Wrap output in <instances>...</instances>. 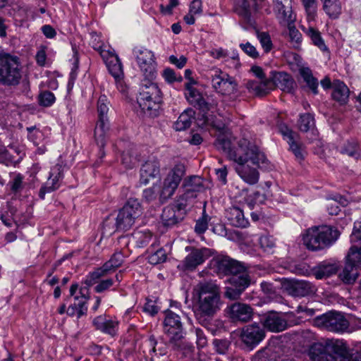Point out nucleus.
I'll list each match as a JSON object with an SVG mask.
<instances>
[{
	"label": "nucleus",
	"instance_id": "f704fd0d",
	"mask_svg": "<svg viewBox=\"0 0 361 361\" xmlns=\"http://www.w3.org/2000/svg\"><path fill=\"white\" fill-rule=\"evenodd\" d=\"M341 154L347 155L350 157L358 159L360 157V149L357 142L354 140H348L341 146L339 149Z\"/></svg>",
	"mask_w": 361,
	"mask_h": 361
},
{
	"label": "nucleus",
	"instance_id": "6ab92c4d",
	"mask_svg": "<svg viewBox=\"0 0 361 361\" xmlns=\"http://www.w3.org/2000/svg\"><path fill=\"white\" fill-rule=\"evenodd\" d=\"M264 337V330L257 323L245 326L240 334L243 342L249 346L258 345Z\"/></svg>",
	"mask_w": 361,
	"mask_h": 361
},
{
	"label": "nucleus",
	"instance_id": "de8ad7c7",
	"mask_svg": "<svg viewBox=\"0 0 361 361\" xmlns=\"http://www.w3.org/2000/svg\"><path fill=\"white\" fill-rule=\"evenodd\" d=\"M56 100L52 92H40L38 95V102L42 106L47 107L51 106Z\"/></svg>",
	"mask_w": 361,
	"mask_h": 361
},
{
	"label": "nucleus",
	"instance_id": "cd10ccee",
	"mask_svg": "<svg viewBox=\"0 0 361 361\" xmlns=\"http://www.w3.org/2000/svg\"><path fill=\"white\" fill-rule=\"evenodd\" d=\"M93 325L103 333L114 336L118 330V322L109 319L104 315H100L93 319Z\"/></svg>",
	"mask_w": 361,
	"mask_h": 361
},
{
	"label": "nucleus",
	"instance_id": "4c0bfd02",
	"mask_svg": "<svg viewBox=\"0 0 361 361\" xmlns=\"http://www.w3.org/2000/svg\"><path fill=\"white\" fill-rule=\"evenodd\" d=\"M107 66L110 73L116 79L117 82L121 85H118L117 87H123L122 82L120 81V78L123 75L122 66L116 56L111 57V59L107 62Z\"/></svg>",
	"mask_w": 361,
	"mask_h": 361
},
{
	"label": "nucleus",
	"instance_id": "393cba45",
	"mask_svg": "<svg viewBox=\"0 0 361 361\" xmlns=\"http://www.w3.org/2000/svg\"><path fill=\"white\" fill-rule=\"evenodd\" d=\"M136 60L143 74L152 76L153 73H156L157 64L152 51L147 49L140 50Z\"/></svg>",
	"mask_w": 361,
	"mask_h": 361
},
{
	"label": "nucleus",
	"instance_id": "13d9d810",
	"mask_svg": "<svg viewBox=\"0 0 361 361\" xmlns=\"http://www.w3.org/2000/svg\"><path fill=\"white\" fill-rule=\"evenodd\" d=\"M240 47L250 57L256 59L259 56V54L257 51L255 47L250 44L249 42L241 44Z\"/></svg>",
	"mask_w": 361,
	"mask_h": 361
},
{
	"label": "nucleus",
	"instance_id": "412c9836",
	"mask_svg": "<svg viewBox=\"0 0 361 361\" xmlns=\"http://www.w3.org/2000/svg\"><path fill=\"white\" fill-rule=\"evenodd\" d=\"M227 313L234 322H247L252 319L253 309L249 305L235 302L227 307Z\"/></svg>",
	"mask_w": 361,
	"mask_h": 361
},
{
	"label": "nucleus",
	"instance_id": "c756f323",
	"mask_svg": "<svg viewBox=\"0 0 361 361\" xmlns=\"http://www.w3.org/2000/svg\"><path fill=\"white\" fill-rule=\"evenodd\" d=\"M226 217L234 226L245 228L249 225L248 220L245 218L243 212L239 207L228 208L226 210Z\"/></svg>",
	"mask_w": 361,
	"mask_h": 361
},
{
	"label": "nucleus",
	"instance_id": "c03bdc74",
	"mask_svg": "<svg viewBox=\"0 0 361 361\" xmlns=\"http://www.w3.org/2000/svg\"><path fill=\"white\" fill-rule=\"evenodd\" d=\"M259 244L264 252L272 253L276 245V242L272 236L265 235L259 238Z\"/></svg>",
	"mask_w": 361,
	"mask_h": 361
},
{
	"label": "nucleus",
	"instance_id": "49530a36",
	"mask_svg": "<svg viewBox=\"0 0 361 361\" xmlns=\"http://www.w3.org/2000/svg\"><path fill=\"white\" fill-rule=\"evenodd\" d=\"M298 125L301 131L307 132L314 127V117L310 114L301 115Z\"/></svg>",
	"mask_w": 361,
	"mask_h": 361
},
{
	"label": "nucleus",
	"instance_id": "f03ea898",
	"mask_svg": "<svg viewBox=\"0 0 361 361\" xmlns=\"http://www.w3.org/2000/svg\"><path fill=\"white\" fill-rule=\"evenodd\" d=\"M194 312L199 323L207 326L209 319L220 309L219 286L212 281L199 283L192 290Z\"/></svg>",
	"mask_w": 361,
	"mask_h": 361
},
{
	"label": "nucleus",
	"instance_id": "bf43d9fd",
	"mask_svg": "<svg viewBox=\"0 0 361 361\" xmlns=\"http://www.w3.org/2000/svg\"><path fill=\"white\" fill-rule=\"evenodd\" d=\"M350 92H332V98L343 104L347 102Z\"/></svg>",
	"mask_w": 361,
	"mask_h": 361
},
{
	"label": "nucleus",
	"instance_id": "bb28decb",
	"mask_svg": "<svg viewBox=\"0 0 361 361\" xmlns=\"http://www.w3.org/2000/svg\"><path fill=\"white\" fill-rule=\"evenodd\" d=\"M270 74V78L266 81L265 84L271 82L275 88L280 89L281 90L289 89L293 87L294 80L288 73L286 72L271 71Z\"/></svg>",
	"mask_w": 361,
	"mask_h": 361
},
{
	"label": "nucleus",
	"instance_id": "f8f14e48",
	"mask_svg": "<svg viewBox=\"0 0 361 361\" xmlns=\"http://www.w3.org/2000/svg\"><path fill=\"white\" fill-rule=\"evenodd\" d=\"M164 331L170 342L176 344L183 338V324L180 316L171 310L165 312Z\"/></svg>",
	"mask_w": 361,
	"mask_h": 361
},
{
	"label": "nucleus",
	"instance_id": "39448f33",
	"mask_svg": "<svg viewBox=\"0 0 361 361\" xmlns=\"http://www.w3.org/2000/svg\"><path fill=\"white\" fill-rule=\"evenodd\" d=\"M339 232L328 226H314L306 231L302 240L305 247L312 251L330 247L338 238Z\"/></svg>",
	"mask_w": 361,
	"mask_h": 361
},
{
	"label": "nucleus",
	"instance_id": "052dcab7",
	"mask_svg": "<svg viewBox=\"0 0 361 361\" xmlns=\"http://www.w3.org/2000/svg\"><path fill=\"white\" fill-rule=\"evenodd\" d=\"M152 237V235L149 231L137 232V233H135V238L140 240V243L141 245H144L148 243L150 241Z\"/></svg>",
	"mask_w": 361,
	"mask_h": 361
},
{
	"label": "nucleus",
	"instance_id": "5fc2aeb1",
	"mask_svg": "<svg viewBox=\"0 0 361 361\" xmlns=\"http://www.w3.org/2000/svg\"><path fill=\"white\" fill-rule=\"evenodd\" d=\"M258 39L266 52L269 51L272 48V43L270 36L267 32H258Z\"/></svg>",
	"mask_w": 361,
	"mask_h": 361
},
{
	"label": "nucleus",
	"instance_id": "b1692460",
	"mask_svg": "<svg viewBox=\"0 0 361 361\" xmlns=\"http://www.w3.org/2000/svg\"><path fill=\"white\" fill-rule=\"evenodd\" d=\"M261 322L265 329L272 332L283 331L288 327L286 319L276 312H270L264 315Z\"/></svg>",
	"mask_w": 361,
	"mask_h": 361
},
{
	"label": "nucleus",
	"instance_id": "680f3d73",
	"mask_svg": "<svg viewBox=\"0 0 361 361\" xmlns=\"http://www.w3.org/2000/svg\"><path fill=\"white\" fill-rule=\"evenodd\" d=\"M289 30V36L292 41H295L296 42H299L301 38V34L300 32L295 28L294 23L290 25H286Z\"/></svg>",
	"mask_w": 361,
	"mask_h": 361
},
{
	"label": "nucleus",
	"instance_id": "6e6552de",
	"mask_svg": "<svg viewBox=\"0 0 361 361\" xmlns=\"http://www.w3.org/2000/svg\"><path fill=\"white\" fill-rule=\"evenodd\" d=\"M314 326L334 333H343L349 328V322L345 316L336 312H329L317 317Z\"/></svg>",
	"mask_w": 361,
	"mask_h": 361
},
{
	"label": "nucleus",
	"instance_id": "864d4df0",
	"mask_svg": "<svg viewBox=\"0 0 361 361\" xmlns=\"http://www.w3.org/2000/svg\"><path fill=\"white\" fill-rule=\"evenodd\" d=\"M213 345L214 346L215 350L219 354H225L226 353L230 343L227 340L224 339H214L213 341Z\"/></svg>",
	"mask_w": 361,
	"mask_h": 361
},
{
	"label": "nucleus",
	"instance_id": "a878e982",
	"mask_svg": "<svg viewBox=\"0 0 361 361\" xmlns=\"http://www.w3.org/2000/svg\"><path fill=\"white\" fill-rule=\"evenodd\" d=\"M159 173V164L157 159H149L142 164L140 169V183L147 185L149 180Z\"/></svg>",
	"mask_w": 361,
	"mask_h": 361
},
{
	"label": "nucleus",
	"instance_id": "3c124183",
	"mask_svg": "<svg viewBox=\"0 0 361 361\" xmlns=\"http://www.w3.org/2000/svg\"><path fill=\"white\" fill-rule=\"evenodd\" d=\"M144 79L141 81L140 86L142 88L145 89H152L156 90L158 89L157 84L154 81L156 78V73H153L151 76L149 75L144 74Z\"/></svg>",
	"mask_w": 361,
	"mask_h": 361
},
{
	"label": "nucleus",
	"instance_id": "e433bc0d",
	"mask_svg": "<svg viewBox=\"0 0 361 361\" xmlns=\"http://www.w3.org/2000/svg\"><path fill=\"white\" fill-rule=\"evenodd\" d=\"M194 112L192 109H188L183 112L178 117L174 124V128L178 130H184L189 128L192 123Z\"/></svg>",
	"mask_w": 361,
	"mask_h": 361
},
{
	"label": "nucleus",
	"instance_id": "37998d69",
	"mask_svg": "<svg viewBox=\"0 0 361 361\" xmlns=\"http://www.w3.org/2000/svg\"><path fill=\"white\" fill-rule=\"evenodd\" d=\"M321 85L324 89L332 88L333 90H349V88L343 81L334 80L333 82H331L329 77H325L321 81Z\"/></svg>",
	"mask_w": 361,
	"mask_h": 361
},
{
	"label": "nucleus",
	"instance_id": "c9c22d12",
	"mask_svg": "<svg viewBox=\"0 0 361 361\" xmlns=\"http://www.w3.org/2000/svg\"><path fill=\"white\" fill-rule=\"evenodd\" d=\"M324 12L331 18H337L341 13L339 0H322Z\"/></svg>",
	"mask_w": 361,
	"mask_h": 361
},
{
	"label": "nucleus",
	"instance_id": "7c9ffc66",
	"mask_svg": "<svg viewBox=\"0 0 361 361\" xmlns=\"http://www.w3.org/2000/svg\"><path fill=\"white\" fill-rule=\"evenodd\" d=\"M212 86L214 89L235 90V80L228 74L216 75L212 78Z\"/></svg>",
	"mask_w": 361,
	"mask_h": 361
},
{
	"label": "nucleus",
	"instance_id": "7ed1b4c3",
	"mask_svg": "<svg viewBox=\"0 0 361 361\" xmlns=\"http://www.w3.org/2000/svg\"><path fill=\"white\" fill-rule=\"evenodd\" d=\"M309 355L312 361H361L358 352L349 353L345 342L338 338H325L314 343Z\"/></svg>",
	"mask_w": 361,
	"mask_h": 361
},
{
	"label": "nucleus",
	"instance_id": "f3484780",
	"mask_svg": "<svg viewBox=\"0 0 361 361\" xmlns=\"http://www.w3.org/2000/svg\"><path fill=\"white\" fill-rule=\"evenodd\" d=\"M185 98L188 102L198 107L204 114L205 122L207 123V116L213 115V118L218 116L219 111L216 109V104L214 103H208L204 101L201 92H187Z\"/></svg>",
	"mask_w": 361,
	"mask_h": 361
},
{
	"label": "nucleus",
	"instance_id": "a19ab883",
	"mask_svg": "<svg viewBox=\"0 0 361 361\" xmlns=\"http://www.w3.org/2000/svg\"><path fill=\"white\" fill-rule=\"evenodd\" d=\"M306 34L310 37L315 46L318 47L321 50H327V47L322 37L321 32L318 30L310 27L307 30Z\"/></svg>",
	"mask_w": 361,
	"mask_h": 361
},
{
	"label": "nucleus",
	"instance_id": "e2e57ef3",
	"mask_svg": "<svg viewBox=\"0 0 361 361\" xmlns=\"http://www.w3.org/2000/svg\"><path fill=\"white\" fill-rule=\"evenodd\" d=\"M293 272L298 275L307 276L310 274L309 267L305 263L296 264L293 268Z\"/></svg>",
	"mask_w": 361,
	"mask_h": 361
},
{
	"label": "nucleus",
	"instance_id": "2eb2a0df",
	"mask_svg": "<svg viewBox=\"0 0 361 361\" xmlns=\"http://www.w3.org/2000/svg\"><path fill=\"white\" fill-rule=\"evenodd\" d=\"M212 264L219 274L229 275L240 273L243 265L228 256L218 255L212 259Z\"/></svg>",
	"mask_w": 361,
	"mask_h": 361
},
{
	"label": "nucleus",
	"instance_id": "2f4dec72",
	"mask_svg": "<svg viewBox=\"0 0 361 361\" xmlns=\"http://www.w3.org/2000/svg\"><path fill=\"white\" fill-rule=\"evenodd\" d=\"M257 0H242L238 13L247 22H250L251 17L257 12Z\"/></svg>",
	"mask_w": 361,
	"mask_h": 361
},
{
	"label": "nucleus",
	"instance_id": "1a4fd4ad",
	"mask_svg": "<svg viewBox=\"0 0 361 361\" xmlns=\"http://www.w3.org/2000/svg\"><path fill=\"white\" fill-rule=\"evenodd\" d=\"M361 266V248L351 247L347 256L346 262L339 277L345 283H353L357 276V269Z\"/></svg>",
	"mask_w": 361,
	"mask_h": 361
},
{
	"label": "nucleus",
	"instance_id": "338daca9",
	"mask_svg": "<svg viewBox=\"0 0 361 361\" xmlns=\"http://www.w3.org/2000/svg\"><path fill=\"white\" fill-rule=\"evenodd\" d=\"M144 310L151 315H154L158 312L159 307L154 304L152 300H147L144 306Z\"/></svg>",
	"mask_w": 361,
	"mask_h": 361
},
{
	"label": "nucleus",
	"instance_id": "58836bf2",
	"mask_svg": "<svg viewBox=\"0 0 361 361\" xmlns=\"http://www.w3.org/2000/svg\"><path fill=\"white\" fill-rule=\"evenodd\" d=\"M336 271L337 269L335 265L331 264H323L319 265L314 271V275L316 279H322L331 276L335 274Z\"/></svg>",
	"mask_w": 361,
	"mask_h": 361
},
{
	"label": "nucleus",
	"instance_id": "4be33fe9",
	"mask_svg": "<svg viewBox=\"0 0 361 361\" xmlns=\"http://www.w3.org/2000/svg\"><path fill=\"white\" fill-rule=\"evenodd\" d=\"M275 9L276 18L281 25L293 24L295 21V16L292 11V6L289 0H276Z\"/></svg>",
	"mask_w": 361,
	"mask_h": 361
},
{
	"label": "nucleus",
	"instance_id": "79ce46f5",
	"mask_svg": "<svg viewBox=\"0 0 361 361\" xmlns=\"http://www.w3.org/2000/svg\"><path fill=\"white\" fill-rule=\"evenodd\" d=\"M184 186L188 191H200L203 188V180L198 176H191L185 180Z\"/></svg>",
	"mask_w": 361,
	"mask_h": 361
},
{
	"label": "nucleus",
	"instance_id": "603ef678",
	"mask_svg": "<svg viewBox=\"0 0 361 361\" xmlns=\"http://www.w3.org/2000/svg\"><path fill=\"white\" fill-rule=\"evenodd\" d=\"M137 157L132 155L130 152H123L122 154V163L125 167L131 169L137 164Z\"/></svg>",
	"mask_w": 361,
	"mask_h": 361
},
{
	"label": "nucleus",
	"instance_id": "aec40b11",
	"mask_svg": "<svg viewBox=\"0 0 361 361\" xmlns=\"http://www.w3.org/2000/svg\"><path fill=\"white\" fill-rule=\"evenodd\" d=\"M288 293L294 297H305L314 294L316 291L315 287L307 281L291 279L285 284Z\"/></svg>",
	"mask_w": 361,
	"mask_h": 361
},
{
	"label": "nucleus",
	"instance_id": "ea45409f",
	"mask_svg": "<svg viewBox=\"0 0 361 361\" xmlns=\"http://www.w3.org/2000/svg\"><path fill=\"white\" fill-rule=\"evenodd\" d=\"M301 77L303 80L307 83L308 87L311 90H317L318 87V81L315 78L312 73V71L307 67H303L299 71Z\"/></svg>",
	"mask_w": 361,
	"mask_h": 361
},
{
	"label": "nucleus",
	"instance_id": "a211bd4d",
	"mask_svg": "<svg viewBox=\"0 0 361 361\" xmlns=\"http://www.w3.org/2000/svg\"><path fill=\"white\" fill-rule=\"evenodd\" d=\"M63 167L61 164H56L51 168L47 182L39 190V197L42 199L44 198L46 193L53 192L60 187L63 177Z\"/></svg>",
	"mask_w": 361,
	"mask_h": 361
},
{
	"label": "nucleus",
	"instance_id": "473e14b6",
	"mask_svg": "<svg viewBox=\"0 0 361 361\" xmlns=\"http://www.w3.org/2000/svg\"><path fill=\"white\" fill-rule=\"evenodd\" d=\"M205 258L203 251L202 250L194 249L185 258L184 264L188 269H194L197 266L202 264Z\"/></svg>",
	"mask_w": 361,
	"mask_h": 361
},
{
	"label": "nucleus",
	"instance_id": "dca6fc26",
	"mask_svg": "<svg viewBox=\"0 0 361 361\" xmlns=\"http://www.w3.org/2000/svg\"><path fill=\"white\" fill-rule=\"evenodd\" d=\"M124 262V255L121 252H116L109 261L105 262L102 267L97 269L94 271L90 273L89 283H92L94 281L107 275L109 273L114 271L116 268L119 267Z\"/></svg>",
	"mask_w": 361,
	"mask_h": 361
},
{
	"label": "nucleus",
	"instance_id": "09e8293b",
	"mask_svg": "<svg viewBox=\"0 0 361 361\" xmlns=\"http://www.w3.org/2000/svg\"><path fill=\"white\" fill-rule=\"evenodd\" d=\"M166 259V251L161 248L148 256V261L152 264H158L165 262Z\"/></svg>",
	"mask_w": 361,
	"mask_h": 361
},
{
	"label": "nucleus",
	"instance_id": "20e7f679",
	"mask_svg": "<svg viewBox=\"0 0 361 361\" xmlns=\"http://www.w3.org/2000/svg\"><path fill=\"white\" fill-rule=\"evenodd\" d=\"M142 214V208L139 201L130 198L118 211L115 223L111 225L110 219L104 222V228L110 234L116 231H126L130 229L135 224V220Z\"/></svg>",
	"mask_w": 361,
	"mask_h": 361
},
{
	"label": "nucleus",
	"instance_id": "c85d7f7f",
	"mask_svg": "<svg viewBox=\"0 0 361 361\" xmlns=\"http://www.w3.org/2000/svg\"><path fill=\"white\" fill-rule=\"evenodd\" d=\"M281 132L284 139L288 143L290 149L293 152L296 158L302 159L303 158V150L302 145L296 142L297 135L286 126L281 128Z\"/></svg>",
	"mask_w": 361,
	"mask_h": 361
},
{
	"label": "nucleus",
	"instance_id": "9b49d317",
	"mask_svg": "<svg viewBox=\"0 0 361 361\" xmlns=\"http://www.w3.org/2000/svg\"><path fill=\"white\" fill-rule=\"evenodd\" d=\"M185 214V201L179 198L173 204L164 207L161 216V224L166 228H171L181 221Z\"/></svg>",
	"mask_w": 361,
	"mask_h": 361
},
{
	"label": "nucleus",
	"instance_id": "72a5a7b5",
	"mask_svg": "<svg viewBox=\"0 0 361 361\" xmlns=\"http://www.w3.org/2000/svg\"><path fill=\"white\" fill-rule=\"evenodd\" d=\"M229 280L231 284L242 292L250 284V276L245 271L244 267L240 273L233 274Z\"/></svg>",
	"mask_w": 361,
	"mask_h": 361
},
{
	"label": "nucleus",
	"instance_id": "5701e85b",
	"mask_svg": "<svg viewBox=\"0 0 361 361\" xmlns=\"http://www.w3.org/2000/svg\"><path fill=\"white\" fill-rule=\"evenodd\" d=\"M87 293L88 290L87 288L80 289L79 295L74 297L73 304L71 305L66 311L69 316L76 315L78 318H80L86 314L87 311V302L88 300Z\"/></svg>",
	"mask_w": 361,
	"mask_h": 361
},
{
	"label": "nucleus",
	"instance_id": "774afa93",
	"mask_svg": "<svg viewBox=\"0 0 361 361\" xmlns=\"http://www.w3.org/2000/svg\"><path fill=\"white\" fill-rule=\"evenodd\" d=\"M195 333L197 336V345L200 348H204L207 343L205 335L204 334L202 330L200 329H197L195 330Z\"/></svg>",
	"mask_w": 361,
	"mask_h": 361
},
{
	"label": "nucleus",
	"instance_id": "a18cd8bd",
	"mask_svg": "<svg viewBox=\"0 0 361 361\" xmlns=\"http://www.w3.org/2000/svg\"><path fill=\"white\" fill-rule=\"evenodd\" d=\"M147 345L150 348L149 353L155 355H163L166 354V349L162 343H158L154 336H149L146 341Z\"/></svg>",
	"mask_w": 361,
	"mask_h": 361
},
{
	"label": "nucleus",
	"instance_id": "0eeeda50",
	"mask_svg": "<svg viewBox=\"0 0 361 361\" xmlns=\"http://www.w3.org/2000/svg\"><path fill=\"white\" fill-rule=\"evenodd\" d=\"M109 102L107 97L101 94L97 102V111L99 114V120L94 128V139L101 148L105 146L107 132L109 129V121L106 116L109 111Z\"/></svg>",
	"mask_w": 361,
	"mask_h": 361
},
{
	"label": "nucleus",
	"instance_id": "4468645a",
	"mask_svg": "<svg viewBox=\"0 0 361 361\" xmlns=\"http://www.w3.org/2000/svg\"><path fill=\"white\" fill-rule=\"evenodd\" d=\"M162 102L161 92H140L137 102L142 111L149 116L156 115Z\"/></svg>",
	"mask_w": 361,
	"mask_h": 361
},
{
	"label": "nucleus",
	"instance_id": "f257e3e1",
	"mask_svg": "<svg viewBox=\"0 0 361 361\" xmlns=\"http://www.w3.org/2000/svg\"><path fill=\"white\" fill-rule=\"evenodd\" d=\"M219 118H213V115L207 116V123L219 131L215 142V146L219 150H221L227 154L228 158L236 163H241L243 160V154L246 151H250V157L254 162H257L263 159L262 153L258 147L250 142L247 139H242L238 142V147H233L232 136L230 132L226 130V118L221 113H218Z\"/></svg>",
	"mask_w": 361,
	"mask_h": 361
},
{
	"label": "nucleus",
	"instance_id": "69168bd1",
	"mask_svg": "<svg viewBox=\"0 0 361 361\" xmlns=\"http://www.w3.org/2000/svg\"><path fill=\"white\" fill-rule=\"evenodd\" d=\"M189 12L197 15L202 12V5L201 0H193L190 5Z\"/></svg>",
	"mask_w": 361,
	"mask_h": 361
},
{
	"label": "nucleus",
	"instance_id": "4d7b16f0",
	"mask_svg": "<svg viewBox=\"0 0 361 361\" xmlns=\"http://www.w3.org/2000/svg\"><path fill=\"white\" fill-rule=\"evenodd\" d=\"M27 130L29 131L28 138L33 142L35 145H39V140L43 137L42 132L35 128H29Z\"/></svg>",
	"mask_w": 361,
	"mask_h": 361
},
{
	"label": "nucleus",
	"instance_id": "ddd939ff",
	"mask_svg": "<svg viewBox=\"0 0 361 361\" xmlns=\"http://www.w3.org/2000/svg\"><path fill=\"white\" fill-rule=\"evenodd\" d=\"M184 175V167L181 165L176 166L167 175L163 182L160 192V199L165 201L171 197L177 189Z\"/></svg>",
	"mask_w": 361,
	"mask_h": 361
},
{
	"label": "nucleus",
	"instance_id": "0e129e2a",
	"mask_svg": "<svg viewBox=\"0 0 361 361\" xmlns=\"http://www.w3.org/2000/svg\"><path fill=\"white\" fill-rule=\"evenodd\" d=\"M157 197V192L154 186L145 189L143 191V198L147 202H150L154 200Z\"/></svg>",
	"mask_w": 361,
	"mask_h": 361
},
{
	"label": "nucleus",
	"instance_id": "6e6d98bb",
	"mask_svg": "<svg viewBox=\"0 0 361 361\" xmlns=\"http://www.w3.org/2000/svg\"><path fill=\"white\" fill-rule=\"evenodd\" d=\"M114 283V279H106L105 280H102L95 287L94 290L97 293H102L106 290H108L110 287H111Z\"/></svg>",
	"mask_w": 361,
	"mask_h": 361
},
{
	"label": "nucleus",
	"instance_id": "8fccbe9b",
	"mask_svg": "<svg viewBox=\"0 0 361 361\" xmlns=\"http://www.w3.org/2000/svg\"><path fill=\"white\" fill-rule=\"evenodd\" d=\"M210 220L209 216L205 214V211L203 212L202 218L197 221L195 231L196 233L201 234L206 231L208 228V222Z\"/></svg>",
	"mask_w": 361,
	"mask_h": 361
},
{
	"label": "nucleus",
	"instance_id": "423d86ee",
	"mask_svg": "<svg viewBox=\"0 0 361 361\" xmlns=\"http://www.w3.org/2000/svg\"><path fill=\"white\" fill-rule=\"evenodd\" d=\"M21 78L19 59L0 53V83L7 85L18 84Z\"/></svg>",
	"mask_w": 361,
	"mask_h": 361
},
{
	"label": "nucleus",
	"instance_id": "9d476101",
	"mask_svg": "<svg viewBox=\"0 0 361 361\" xmlns=\"http://www.w3.org/2000/svg\"><path fill=\"white\" fill-rule=\"evenodd\" d=\"M250 151H246L243 154V160L241 163H237L238 165L236 167V172L240 177L247 183L250 185L256 184L259 178V173L256 167L251 166L247 164L250 162L252 164L259 166L260 164L264 163L266 158L263 154V159H259L257 162H254L250 157L251 156Z\"/></svg>",
	"mask_w": 361,
	"mask_h": 361
}]
</instances>
